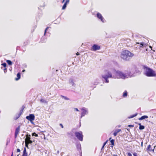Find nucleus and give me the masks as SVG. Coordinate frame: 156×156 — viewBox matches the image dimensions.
Segmentation results:
<instances>
[{
    "mask_svg": "<svg viewBox=\"0 0 156 156\" xmlns=\"http://www.w3.org/2000/svg\"><path fill=\"white\" fill-rule=\"evenodd\" d=\"M114 79H125L126 78H128L129 77L133 76V74L130 72H127L125 73L122 71L118 70L116 71L114 69Z\"/></svg>",
    "mask_w": 156,
    "mask_h": 156,
    "instance_id": "1",
    "label": "nucleus"
},
{
    "mask_svg": "<svg viewBox=\"0 0 156 156\" xmlns=\"http://www.w3.org/2000/svg\"><path fill=\"white\" fill-rule=\"evenodd\" d=\"M114 69L112 70L111 71L106 70L105 71L104 73L101 75L103 78V80H105V83H108L109 81L108 79L109 78H114Z\"/></svg>",
    "mask_w": 156,
    "mask_h": 156,
    "instance_id": "2",
    "label": "nucleus"
},
{
    "mask_svg": "<svg viewBox=\"0 0 156 156\" xmlns=\"http://www.w3.org/2000/svg\"><path fill=\"white\" fill-rule=\"evenodd\" d=\"M134 55L128 50L123 51L121 55L122 58L125 61H128L134 56Z\"/></svg>",
    "mask_w": 156,
    "mask_h": 156,
    "instance_id": "3",
    "label": "nucleus"
},
{
    "mask_svg": "<svg viewBox=\"0 0 156 156\" xmlns=\"http://www.w3.org/2000/svg\"><path fill=\"white\" fill-rule=\"evenodd\" d=\"M144 68L145 69V74L148 77H155L156 76V73L151 68L147 66H144Z\"/></svg>",
    "mask_w": 156,
    "mask_h": 156,
    "instance_id": "4",
    "label": "nucleus"
},
{
    "mask_svg": "<svg viewBox=\"0 0 156 156\" xmlns=\"http://www.w3.org/2000/svg\"><path fill=\"white\" fill-rule=\"evenodd\" d=\"M75 135L76 138L80 141H83V136L82 134V132L81 131L80 132H76Z\"/></svg>",
    "mask_w": 156,
    "mask_h": 156,
    "instance_id": "5",
    "label": "nucleus"
},
{
    "mask_svg": "<svg viewBox=\"0 0 156 156\" xmlns=\"http://www.w3.org/2000/svg\"><path fill=\"white\" fill-rule=\"evenodd\" d=\"M81 115L80 117L81 119L83 117L85 116V115H87L88 113V108L85 107H83L81 109Z\"/></svg>",
    "mask_w": 156,
    "mask_h": 156,
    "instance_id": "6",
    "label": "nucleus"
},
{
    "mask_svg": "<svg viewBox=\"0 0 156 156\" xmlns=\"http://www.w3.org/2000/svg\"><path fill=\"white\" fill-rule=\"evenodd\" d=\"M97 17L103 23L106 22V20L104 18L102 15L99 12H97L96 14Z\"/></svg>",
    "mask_w": 156,
    "mask_h": 156,
    "instance_id": "7",
    "label": "nucleus"
},
{
    "mask_svg": "<svg viewBox=\"0 0 156 156\" xmlns=\"http://www.w3.org/2000/svg\"><path fill=\"white\" fill-rule=\"evenodd\" d=\"M26 118L28 120L30 121L32 123L33 121L34 120L35 116L33 114H30L29 115L27 116Z\"/></svg>",
    "mask_w": 156,
    "mask_h": 156,
    "instance_id": "8",
    "label": "nucleus"
},
{
    "mask_svg": "<svg viewBox=\"0 0 156 156\" xmlns=\"http://www.w3.org/2000/svg\"><path fill=\"white\" fill-rule=\"evenodd\" d=\"M127 72H130L131 73L133 74H133L135 73H140V71L139 70H137L136 69V66H133V67L131 68V71H127Z\"/></svg>",
    "mask_w": 156,
    "mask_h": 156,
    "instance_id": "9",
    "label": "nucleus"
},
{
    "mask_svg": "<svg viewBox=\"0 0 156 156\" xmlns=\"http://www.w3.org/2000/svg\"><path fill=\"white\" fill-rule=\"evenodd\" d=\"M100 48V46L96 44H94L91 48V50L93 51H96L99 50Z\"/></svg>",
    "mask_w": 156,
    "mask_h": 156,
    "instance_id": "10",
    "label": "nucleus"
},
{
    "mask_svg": "<svg viewBox=\"0 0 156 156\" xmlns=\"http://www.w3.org/2000/svg\"><path fill=\"white\" fill-rule=\"evenodd\" d=\"M20 129V126H18L17 127L15 130V138H16L17 137L18 134Z\"/></svg>",
    "mask_w": 156,
    "mask_h": 156,
    "instance_id": "11",
    "label": "nucleus"
},
{
    "mask_svg": "<svg viewBox=\"0 0 156 156\" xmlns=\"http://www.w3.org/2000/svg\"><path fill=\"white\" fill-rule=\"evenodd\" d=\"M24 109V108H23V109L21 110L20 112L18 114H16L15 117L14 118V119L15 120H17L18 119L20 116L21 115L23 111V109Z\"/></svg>",
    "mask_w": 156,
    "mask_h": 156,
    "instance_id": "12",
    "label": "nucleus"
},
{
    "mask_svg": "<svg viewBox=\"0 0 156 156\" xmlns=\"http://www.w3.org/2000/svg\"><path fill=\"white\" fill-rule=\"evenodd\" d=\"M76 148L77 150L79 151L80 154V156H82V151L81 145L80 143L78 144H76Z\"/></svg>",
    "mask_w": 156,
    "mask_h": 156,
    "instance_id": "13",
    "label": "nucleus"
},
{
    "mask_svg": "<svg viewBox=\"0 0 156 156\" xmlns=\"http://www.w3.org/2000/svg\"><path fill=\"white\" fill-rule=\"evenodd\" d=\"M69 83L72 86H75V84L73 82V79L72 78H70L69 80Z\"/></svg>",
    "mask_w": 156,
    "mask_h": 156,
    "instance_id": "14",
    "label": "nucleus"
},
{
    "mask_svg": "<svg viewBox=\"0 0 156 156\" xmlns=\"http://www.w3.org/2000/svg\"><path fill=\"white\" fill-rule=\"evenodd\" d=\"M121 131V130L120 129H118L115 130L113 134L114 136H116L117 133Z\"/></svg>",
    "mask_w": 156,
    "mask_h": 156,
    "instance_id": "15",
    "label": "nucleus"
},
{
    "mask_svg": "<svg viewBox=\"0 0 156 156\" xmlns=\"http://www.w3.org/2000/svg\"><path fill=\"white\" fill-rule=\"evenodd\" d=\"M22 156H27V152L26 149L25 147L24 148Z\"/></svg>",
    "mask_w": 156,
    "mask_h": 156,
    "instance_id": "16",
    "label": "nucleus"
},
{
    "mask_svg": "<svg viewBox=\"0 0 156 156\" xmlns=\"http://www.w3.org/2000/svg\"><path fill=\"white\" fill-rule=\"evenodd\" d=\"M148 118V116L147 115H143L139 119V120H141L143 119H147Z\"/></svg>",
    "mask_w": 156,
    "mask_h": 156,
    "instance_id": "17",
    "label": "nucleus"
},
{
    "mask_svg": "<svg viewBox=\"0 0 156 156\" xmlns=\"http://www.w3.org/2000/svg\"><path fill=\"white\" fill-rule=\"evenodd\" d=\"M136 44H140V48L142 47H145L146 45V44L144 42H142L140 43H137Z\"/></svg>",
    "mask_w": 156,
    "mask_h": 156,
    "instance_id": "18",
    "label": "nucleus"
},
{
    "mask_svg": "<svg viewBox=\"0 0 156 156\" xmlns=\"http://www.w3.org/2000/svg\"><path fill=\"white\" fill-rule=\"evenodd\" d=\"M151 145H149L148 146V147H147V151H154V149H153V150L151 148Z\"/></svg>",
    "mask_w": 156,
    "mask_h": 156,
    "instance_id": "19",
    "label": "nucleus"
},
{
    "mask_svg": "<svg viewBox=\"0 0 156 156\" xmlns=\"http://www.w3.org/2000/svg\"><path fill=\"white\" fill-rule=\"evenodd\" d=\"M127 96V92L126 90H125L122 95V97L124 98H126Z\"/></svg>",
    "mask_w": 156,
    "mask_h": 156,
    "instance_id": "20",
    "label": "nucleus"
},
{
    "mask_svg": "<svg viewBox=\"0 0 156 156\" xmlns=\"http://www.w3.org/2000/svg\"><path fill=\"white\" fill-rule=\"evenodd\" d=\"M20 73H17V78H16L15 79L16 80H18L19 79H20Z\"/></svg>",
    "mask_w": 156,
    "mask_h": 156,
    "instance_id": "21",
    "label": "nucleus"
},
{
    "mask_svg": "<svg viewBox=\"0 0 156 156\" xmlns=\"http://www.w3.org/2000/svg\"><path fill=\"white\" fill-rule=\"evenodd\" d=\"M137 115V114L136 113L135 114H133V115H130V116H129L128 118V119H131V118H132L135 116H136Z\"/></svg>",
    "mask_w": 156,
    "mask_h": 156,
    "instance_id": "22",
    "label": "nucleus"
},
{
    "mask_svg": "<svg viewBox=\"0 0 156 156\" xmlns=\"http://www.w3.org/2000/svg\"><path fill=\"white\" fill-rule=\"evenodd\" d=\"M1 69H3V70L4 73H5L7 72V69L6 68H4L2 66L1 67Z\"/></svg>",
    "mask_w": 156,
    "mask_h": 156,
    "instance_id": "23",
    "label": "nucleus"
},
{
    "mask_svg": "<svg viewBox=\"0 0 156 156\" xmlns=\"http://www.w3.org/2000/svg\"><path fill=\"white\" fill-rule=\"evenodd\" d=\"M26 136L27 137L26 138V139H25V140L27 141V140H28L30 139V135H28V134H27V135H26Z\"/></svg>",
    "mask_w": 156,
    "mask_h": 156,
    "instance_id": "24",
    "label": "nucleus"
},
{
    "mask_svg": "<svg viewBox=\"0 0 156 156\" xmlns=\"http://www.w3.org/2000/svg\"><path fill=\"white\" fill-rule=\"evenodd\" d=\"M61 97L62 98H64L65 100H69V99L67 98V97L63 96L62 95H61Z\"/></svg>",
    "mask_w": 156,
    "mask_h": 156,
    "instance_id": "25",
    "label": "nucleus"
},
{
    "mask_svg": "<svg viewBox=\"0 0 156 156\" xmlns=\"http://www.w3.org/2000/svg\"><path fill=\"white\" fill-rule=\"evenodd\" d=\"M8 65H12V61L10 60H7L6 61Z\"/></svg>",
    "mask_w": 156,
    "mask_h": 156,
    "instance_id": "26",
    "label": "nucleus"
},
{
    "mask_svg": "<svg viewBox=\"0 0 156 156\" xmlns=\"http://www.w3.org/2000/svg\"><path fill=\"white\" fill-rule=\"evenodd\" d=\"M108 141V140H107L104 143L103 145L101 148V150H102L103 149L104 147H105V145L107 144Z\"/></svg>",
    "mask_w": 156,
    "mask_h": 156,
    "instance_id": "27",
    "label": "nucleus"
},
{
    "mask_svg": "<svg viewBox=\"0 0 156 156\" xmlns=\"http://www.w3.org/2000/svg\"><path fill=\"white\" fill-rule=\"evenodd\" d=\"M145 127L143 125H140V126H139V129L140 130H142L143 129H144Z\"/></svg>",
    "mask_w": 156,
    "mask_h": 156,
    "instance_id": "28",
    "label": "nucleus"
},
{
    "mask_svg": "<svg viewBox=\"0 0 156 156\" xmlns=\"http://www.w3.org/2000/svg\"><path fill=\"white\" fill-rule=\"evenodd\" d=\"M66 6H67V4L66 3H64V5H63V6L62 7V10L65 9L66 8Z\"/></svg>",
    "mask_w": 156,
    "mask_h": 156,
    "instance_id": "29",
    "label": "nucleus"
},
{
    "mask_svg": "<svg viewBox=\"0 0 156 156\" xmlns=\"http://www.w3.org/2000/svg\"><path fill=\"white\" fill-rule=\"evenodd\" d=\"M114 141H115V140L114 139H112L111 140H110V141L112 145H113V146L114 145Z\"/></svg>",
    "mask_w": 156,
    "mask_h": 156,
    "instance_id": "30",
    "label": "nucleus"
},
{
    "mask_svg": "<svg viewBox=\"0 0 156 156\" xmlns=\"http://www.w3.org/2000/svg\"><path fill=\"white\" fill-rule=\"evenodd\" d=\"M2 66H3V67L6 68L7 66L5 62H4L1 64Z\"/></svg>",
    "mask_w": 156,
    "mask_h": 156,
    "instance_id": "31",
    "label": "nucleus"
},
{
    "mask_svg": "<svg viewBox=\"0 0 156 156\" xmlns=\"http://www.w3.org/2000/svg\"><path fill=\"white\" fill-rule=\"evenodd\" d=\"M40 101L41 102H42V103H47V101L44 100V99H41V100H40Z\"/></svg>",
    "mask_w": 156,
    "mask_h": 156,
    "instance_id": "32",
    "label": "nucleus"
},
{
    "mask_svg": "<svg viewBox=\"0 0 156 156\" xmlns=\"http://www.w3.org/2000/svg\"><path fill=\"white\" fill-rule=\"evenodd\" d=\"M25 146L28 148L29 147H28V145L29 144V143H28L27 142V140H25Z\"/></svg>",
    "mask_w": 156,
    "mask_h": 156,
    "instance_id": "33",
    "label": "nucleus"
},
{
    "mask_svg": "<svg viewBox=\"0 0 156 156\" xmlns=\"http://www.w3.org/2000/svg\"><path fill=\"white\" fill-rule=\"evenodd\" d=\"M27 142L29 143V144H31L33 143L32 141L31 140H27Z\"/></svg>",
    "mask_w": 156,
    "mask_h": 156,
    "instance_id": "34",
    "label": "nucleus"
},
{
    "mask_svg": "<svg viewBox=\"0 0 156 156\" xmlns=\"http://www.w3.org/2000/svg\"><path fill=\"white\" fill-rule=\"evenodd\" d=\"M32 136H38L37 134H36V133L35 132H34L32 133Z\"/></svg>",
    "mask_w": 156,
    "mask_h": 156,
    "instance_id": "35",
    "label": "nucleus"
},
{
    "mask_svg": "<svg viewBox=\"0 0 156 156\" xmlns=\"http://www.w3.org/2000/svg\"><path fill=\"white\" fill-rule=\"evenodd\" d=\"M49 28V27H47L45 29V30H44V35L45 36V34H46V32L48 30V29Z\"/></svg>",
    "mask_w": 156,
    "mask_h": 156,
    "instance_id": "36",
    "label": "nucleus"
},
{
    "mask_svg": "<svg viewBox=\"0 0 156 156\" xmlns=\"http://www.w3.org/2000/svg\"><path fill=\"white\" fill-rule=\"evenodd\" d=\"M69 0H66V2H65V3H66V4H67L69 2Z\"/></svg>",
    "mask_w": 156,
    "mask_h": 156,
    "instance_id": "37",
    "label": "nucleus"
},
{
    "mask_svg": "<svg viewBox=\"0 0 156 156\" xmlns=\"http://www.w3.org/2000/svg\"><path fill=\"white\" fill-rule=\"evenodd\" d=\"M128 156H132V154L130 153H128Z\"/></svg>",
    "mask_w": 156,
    "mask_h": 156,
    "instance_id": "38",
    "label": "nucleus"
},
{
    "mask_svg": "<svg viewBox=\"0 0 156 156\" xmlns=\"http://www.w3.org/2000/svg\"><path fill=\"white\" fill-rule=\"evenodd\" d=\"M74 110H75V111H77V112L79 111V110L78 109L76 108H74Z\"/></svg>",
    "mask_w": 156,
    "mask_h": 156,
    "instance_id": "39",
    "label": "nucleus"
},
{
    "mask_svg": "<svg viewBox=\"0 0 156 156\" xmlns=\"http://www.w3.org/2000/svg\"><path fill=\"white\" fill-rule=\"evenodd\" d=\"M133 154L134 156H137V153H134Z\"/></svg>",
    "mask_w": 156,
    "mask_h": 156,
    "instance_id": "40",
    "label": "nucleus"
},
{
    "mask_svg": "<svg viewBox=\"0 0 156 156\" xmlns=\"http://www.w3.org/2000/svg\"><path fill=\"white\" fill-rule=\"evenodd\" d=\"M20 152V150L19 149H17V152Z\"/></svg>",
    "mask_w": 156,
    "mask_h": 156,
    "instance_id": "41",
    "label": "nucleus"
},
{
    "mask_svg": "<svg viewBox=\"0 0 156 156\" xmlns=\"http://www.w3.org/2000/svg\"><path fill=\"white\" fill-rule=\"evenodd\" d=\"M60 125L61 126V127L62 128H63V127H64L63 126L62 124H61V123L60 124Z\"/></svg>",
    "mask_w": 156,
    "mask_h": 156,
    "instance_id": "42",
    "label": "nucleus"
},
{
    "mask_svg": "<svg viewBox=\"0 0 156 156\" xmlns=\"http://www.w3.org/2000/svg\"><path fill=\"white\" fill-rule=\"evenodd\" d=\"M128 126L129 127H133L134 126L133 125H129Z\"/></svg>",
    "mask_w": 156,
    "mask_h": 156,
    "instance_id": "43",
    "label": "nucleus"
},
{
    "mask_svg": "<svg viewBox=\"0 0 156 156\" xmlns=\"http://www.w3.org/2000/svg\"><path fill=\"white\" fill-rule=\"evenodd\" d=\"M43 38L42 37V38L41 39V42H44V41H43Z\"/></svg>",
    "mask_w": 156,
    "mask_h": 156,
    "instance_id": "44",
    "label": "nucleus"
},
{
    "mask_svg": "<svg viewBox=\"0 0 156 156\" xmlns=\"http://www.w3.org/2000/svg\"><path fill=\"white\" fill-rule=\"evenodd\" d=\"M76 55H80V54L78 52H77V53H76Z\"/></svg>",
    "mask_w": 156,
    "mask_h": 156,
    "instance_id": "45",
    "label": "nucleus"
},
{
    "mask_svg": "<svg viewBox=\"0 0 156 156\" xmlns=\"http://www.w3.org/2000/svg\"><path fill=\"white\" fill-rule=\"evenodd\" d=\"M25 69H23V70H22V72H25Z\"/></svg>",
    "mask_w": 156,
    "mask_h": 156,
    "instance_id": "46",
    "label": "nucleus"
},
{
    "mask_svg": "<svg viewBox=\"0 0 156 156\" xmlns=\"http://www.w3.org/2000/svg\"><path fill=\"white\" fill-rule=\"evenodd\" d=\"M65 0H62V3H63L64 2V1H65Z\"/></svg>",
    "mask_w": 156,
    "mask_h": 156,
    "instance_id": "47",
    "label": "nucleus"
},
{
    "mask_svg": "<svg viewBox=\"0 0 156 156\" xmlns=\"http://www.w3.org/2000/svg\"><path fill=\"white\" fill-rule=\"evenodd\" d=\"M138 124L139 125V126H140V125H141V123H139Z\"/></svg>",
    "mask_w": 156,
    "mask_h": 156,
    "instance_id": "48",
    "label": "nucleus"
},
{
    "mask_svg": "<svg viewBox=\"0 0 156 156\" xmlns=\"http://www.w3.org/2000/svg\"><path fill=\"white\" fill-rule=\"evenodd\" d=\"M11 156H13V152H12Z\"/></svg>",
    "mask_w": 156,
    "mask_h": 156,
    "instance_id": "49",
    "label": "nucleus"
},
{
    "mask_svg": "<svg viewBox=\"0 0 156 156\" xmlns=\"http://www.w3.org/2000/svg\"><path fill=\"white\" fill-rule=\"evenodd\" d=\"M59 151H57V153L58 154H59Z\"/></svg>",
    "mask_w": 156,
    "mask_h": 156,
    "instance_id": "50",
    "label": "nucleus"
},
{
    "mask_svg": "<svg viewBox=\"0 0 156 156\" xmlns=\"http://www.w3.org/2000/svg\"><path fill=\"white\" fill-rule=\"evenodd\" d=\"M141 146H143V142H141Z\"/></svg>",
    "mask_w": 156,
    "mask_h": 156,
    "instance_id": "51",
    "label": "nucleus"
},
{
    "mask_svg": "<svg viewBox=\"0 0 156 156\" xmlns=\"http://www.w3.org/2000/svg\"><path fill=\"white\" fill-rule=\"evenodd\" d=\"M111 137H110V138H109V140H110H110H111Z\"/></svg>",
    "mask_w": 156,
    "mask_h": 156,
    "instance_id": "52",
    "label": "nucleus"
},
{
    "mask_svg": "<svg viewBox=\"0 0 156 156\" xmlns=\"http://www.w3.org/2000/svg\"><path fill=\"white\" fill-rule=\"evenodd\" d=\"M150 48H151V46H150Z\"/></svg>",
    "mask_w": 156,
    "mask_h": 156,
    "instance_id": "53",
    "label": "nucleus"
}]
</instances>
